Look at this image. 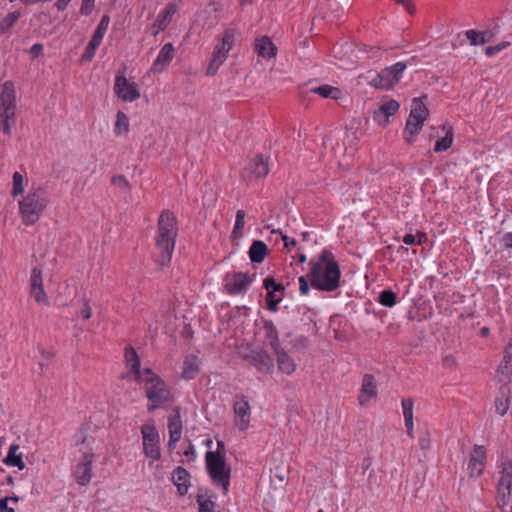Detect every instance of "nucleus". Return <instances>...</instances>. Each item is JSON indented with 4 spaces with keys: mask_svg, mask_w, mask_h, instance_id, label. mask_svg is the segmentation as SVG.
<instances>
[{
    "mask_svg": "<svg viewBox=\"0 0 512 512\" xmlns=\"http://www.w3.org/2000/svg\"><path fill=\"white\" fill-rule=\"evenodd\" d=\"M236 36L237 31L235 29L226 28L224 30L222 37L214 48L212 59L207 66L206 74L208 76H214L219 67L226 61L229 51L233 48Z\"/></svg>",
    "mask_w": 512,
    "mask_h": 512,
    "instance_id": "9",
    "label": "nucleus"
},
{
    "mask_svg": "<svg viewBox=\"0 0 512 512\" xmlns=\"http://www.w3.org/2000/svg\"><path fill=\"white\" fill-rule=\"evenodd\" d=\"M311 286L319 291L334 292L340 287L341 270L333 253L323 249L308 262Z\"/></svg>",
    "mask_w": 512,
    "mask_h": 512,
    "instance_id": "1",
    "label": "nucleus"
},
{
    "mask_svg": "<svg viewBox=\"0 0 512 512\" xmlns=\"http://www.w3.org/2000/svg\"><path fill=\"white\" fill-rule=\"evenodd\" d=\"M467 39H469L471 45L484 44L489 40V33L487 31L478 32L476 30H467L465 32Z\"/></svg>",
    "mask_w": 512,
    "mask_h": 512,
    "instance_id": "39",
    "label": "nucleus"
},
{
    "mask_svg": "<svg viewBox=\"0 0 512 512\" xmlns=\"http://www.w3.org/2000/svg\"><path fill=\"white\" fill-rule=\"evenodd\" d=\"M273 233H279L281 235V239L284 242V247L290 251L292 247L297 245V241L293 238L288 237L286 234H283L281 230H273Z\"/></svg>",
    "mask_w": 512,
    "mask_h": 512,
    "instance_id": "51",
    "label": "nucleus"
},
{
    "mask_svg": "<svg viewBox=\"0 0 512 512\" xmlns=\"http://www.w3.org/2000/svg\"><path fill=\"white\" fill-rule=\"evenodd\" d=\"M174 54L175 49L172 43H166L163 45L151 66V71L153 73L163 72L173 60Z\"/></svg>",
    "mask_w": 512,
    "mask_h": 512,
    "instance_id": "18",
    "label": "nucleus"
},
{
    "mask_svg": "<svg viewBox=\"0 0 512 512\" xmlns=\"http://www.w3.org/2000/svg\"><path fill=\"white\" fill-rule=\"evenodd\" d=\"M502 240H503L505 248L512 249V231L505 233L503 235Z\"/></svg>",
    "mask_w": 512,
    "mask_h": 512,
    "instance_id": "60",
    "label": "nucleus"
},
{
    "mask_svg": "<svg viewBox=\"0 0 512 512\" xmlns=\"http://www.w3.org/2000/svg\"><path fill=\"white\" fill-rule=\"evenodd\" d=\"M9 501H13L16 503L18 501V498L17 497H5V498L1 499L0 500V512H14V508L8 507Z\"/></svg>",
    "mask_w": 512,
    "mask_h": 512,
    "instance_id": "52",
    "label": "nucleus"
},
{
    "mask_svg": "<svg viewBox=\"0 0 512 512\" xmlns=\"http://www.w3.org/2000/svg\"><path fill=\"white\" fill-rule=\"evenodd\" d=\"M309 277L306 276H300L298 278V282H299V292L301 295H307L310 291V286H309Z\"/></svg>",
    "mask_w": 512,
    "mask_h": 512,
    "instance_id": "50",
    "label": "nucleus"
},
{
    "mask_svg": "<svg viewBox=\"0 0 512 512\" xmlns=\"http://www.w3.org/2000/svg\"><path fill=\"white\" fill-rule=\"evenodd\" d=\"M246 170L250 177L263 178L269 173L268 158L262 154L257 155L247 166Z\"/></svg>",
    "mask_w": 512,
    "mask_h": 512,
    "instance_id": "23",
    "label": "nucleus"
},
{
    "mask_svg": "<svg viewBox=\"0 0 512 512\" xmlns=\"http://www.w3.org/2000/svg\"><path fill=\"white\" fill-rule=\"evenodd\" d=\"M426 98V96H423L420 98L413 99L412 109L409 117L425 121L426 117L428 116V109L423 100H425Z\"/></svg>",
    "mask_w": 512,
    "mask_h": 512,
    "instance_id": "35",
    "label": "nucleus"
},
{
    "mask_svg": "<svg viewBox=\"0 0 512 512\" xmlns=\"http://www.w3.org/2000/svg\"><path fill=\"white\" fill-rule=\"evenodd\" d=\"M76 437V444L81 445L79 448L81 455L73 469V476L79 485L86 486L92 478L95 439L92 436H85L83 433H79Z\"/></svg>",
    "mask_w": 512,
    "mask_h": 512,
    "instance_id": "4",
    "label": "nucleus"
},
{
    "mask_svg": "<svg viewBox=\"0 0 512 512\" xmlns=\"http://www.w3.org/2000/svg\"><path fill=\"white\" fill-rule=\"evenodd\" d=\"M273 352L277 357V364L279 370L286 374H291L295 371L296 365L294 361L281 346L279 347V349L273 350Z\"/></svg>",
    "mask_w": 512,
    "mask_h": 512,
    "instance_id": "28",
    "label": "nucleus"
},
{
    "mask_svg": "<svg viewBox=\"0 0 512 512\" xmlns=\"http://www.w3.org/2000/svg\"><path fill=\"white\" fill-rule=\"evenodd\" d=\"M19 446L16 444H13L9 447L8 453L6 458L4 459V462L6 465L10 467H17L20 470L25 468V463L22 459V455L18 453Z\"/></svg>",
    "mask_w": 512,
    "mask_h": 512,
    "instance_id": "31",
    "label": "nucleus"
},
{
    "mask_svg": "<svg viewBox=\"0 0 512 512\" xmlns=\"http://www.w3.org/2000/svg\"><path fill=\"white\" fill-rule=\"evenodd\" d=\"M263 287L266 289L267 292H275L282 295L286 289V287L282 283H276L275 279L271 276H268L263 280Z\"/></svg>",
    "mask_w": 512,
    "mask_h": 512,
    "instance_id": "41",
    "label": "nucleus"
},
{
    "mask_svg": "<svg viewBox=\"0 0 512 512\" xmlns=\"http://www.w3.org/2000/svg\"><path fill=\"white\" fill-rule=\"evenodd\" d=\"M20 16L21 14L19 11H13L0 19V36L9 31V29L12 28L19 20Z\"/></svg>",
    "mask_w": 512,
    "mask_h": 512,
    "instance_id": "37",
    "label": "nucleus"
},
{
    "mask_svg": "<svg viewBox=\"0 0 512 512\" xmlns=\"http://www.w3.org/2000/svg\"><path fill=\"white\" fill-rule=\"evenodd\" d=\"M125 362L129 372L133 374V379L140 381L143 378L140 359L137 352L131 346L125 348Z\"/></svg>",
    "mask_w": 512,
    "mask_h": 512,
    "instance_id": "21",
    "label": "nucleus"
},
{
    "mask_svg": "<svg viewBox=\"0 0 512 512\" xmlns=\"http://www.w3.org/2000/svg\"><path fill=\"white\" fill-rule=\"evenodd\" d=\"M396 3L402 5L407 12L412 14L414 12V5L410 2V0H394Z\"/></svg>",
    "mask_w": 512,
    "mask_h": 512,
    "instance_id": "59",
    "label": "nucleus"
},
{
    "mask_svg": "<svg viewBox=\"0 0 512 512\" xmlns=\"http://www.w3.org/2000/svg\"><path fill=\"white\" fill-rule=\"evenodd\" d=\"M284 295L279 293H271L267 292L265 301H275V302H281L283 300Z\"/></svg>",
    "mask_w": 512,
    "mask_h": 512,
    "instance_id": "57",
    "label": "nucleus"
},
{
    "mask_svg": "<svg viewBox=\"0 0 512 512\" xmlns=\"http://www.w3.org/2000/svg\"><path fill=\"white\" fill-rule=\"evenodd\" d=\"M245 211L238 210L235 216V223L232 230V236H242V229L245 225Z\"/></svg>",
    "mask_w": 512,
    "mask_h": 512,
    "instance_id": "44",
    "label": "nucleus"
},
{
    "mask_svg": "<svg viewBox=\"0 0 512 512\" xmlns=\"http://www.w3.org/2000/svg\"><path fill=\"white\" fill-rule=\"evenodd\" d=\"M104 36H105L104 32H101L100 30L95 29L90 42L100 46Z\"/></svg>",
    "mask_w": 512,
    "mask_h": 512,
    "instance_id": "55",
    "label": "nucleus"
},
{
    "mask_svg": "<svg viewBox=\"0 0 512 512\" xmlns=\"http://www.w3.org/2000/svg\"><path fill=\"white\" fill-rule=\"evenodd\" d=\"M486 466V451L481 445H474L470 455L467 472L471 478H477L482 475Z\"/></svg>",
    "mask_w": 512,
    "mask_h": 512,
    "instance_id": "15",
    "label": "nucleus"
},
{
    "mask_svg": "<svg viewBox=\"0 0 512 512\" xmlns=\"http://www.w3.org/2000/svg\"><path fill=\"white\" fill-rule=\"evenodd\" d=\"M95 7V0H82L80 13L84 16H88L92 13Z\"/></svg>",
    "mask_w": 512,
    "mask_h": 512,
    "instance_id": "49",
    "label": "nucleus"
},
{
    "mask_svg": "<svg viewBox=\"0 0 512 512\" xmlns=\"http://www.w3.org/2000/svg\"><path fill=\"white\" fill-rule=\"evenodd\" d=\"M48 203L46 191L39 188L33 192H29L22 201L19 202V210L25 225H33L36 223L44 208Z\"/></svg>",
    "mask_w": 512,
    "mask_h": 512,
    "instance_id": "8",
    "label": "nucleus"
},
{
    "mask_svg": "<svg viewBox=\"0 0 512 512\" xmlns=\"http://www.w3.org/2000/svg\"><path fill=\"white\" fill-rule=\"evenodd\" d=\"M456 364L455 358L451 355L444 357L443 365L445 367L451 368Z\"/></svg>",
    "mask_w": 512,
    "mask_h": 512,
    "instance_id": "63",
    "label": "nucleus"
},
{
    "mask_svg": "<svg viewBox=\"0 0 512 512\" xmlns=\"http://www.w3.org/2000/svg\"><path fill=\"white\" fill-rule=\"evenodd\" d=\"M251 284L252 278L245 272L228 273L224 278V289L229 295L244 294Z\"/></svg>",
    "mask_w": 512,
    "mask_h": 512,
    "instance_id": "13",
    "label": "nucleus"
},
{
    "mask_svg": "<svg viewBox=\"0 0 512 512\" xmlns=\"http://www.w3.org/2000/svg\"><path fill=\"white\" fill-rule=\"evenodd\" d=\"M509 45H510L509 42L503 41L497 45L488 46L485 48V54L487 57H492V56L496 55L497 53H499L500 51L507 48Z\"/></svg>",
    "mask_w": 512,
    "mask_h": 512,
    "instance_id": "47",
    "label": "nucleus"
},
{
    "mask_svg": "<svg viewBox=\"0 0 512 512\" xmlns=\"http://www.w3.org/2000/svg\"><path fill=\"white\" fill-rule=\"evenodd\" d=\"M261 323H262L261 329L264 333V338H265L267 345L272 350L279 349V347L281 346V343L279 340L278 330H277L275 324L273 323V321L268 320V319H262Z\"/></svg>",
    "mask_w": 512,
    "mask_h": 512,
    "instance_id": "22",
    "label": "nucleus"
},
{
    "mask_svg": "<svg viewBox=\"0 0 512 512\" xmlns=\"http://www.w3.org/2000/svg\"><path fill=\"white\" fill-rule=\"evenodd\" d=\"M112 183L118 186L128 187L129 183L127 179L122 175H116L112 178Z\"/></svg>",
    "mask_w": 512,
    "mask_h": 512,
    "instance_id": "56",
    "label": "nucleus"
},
{
    "mask_svg": "<svg viewBox=\"0 0 512 512\" xmlns=\"http://www.w3.org/2000/svg\"><path fill=\"white\" fill-rule=\"evenodd\" d=\"M114 93L124 102H134L140 98V91L135 82H130L124 75H116Z\"/></svg>",
    "mask_w": 512,
    "mask_h": 512,
    "instance_id": "14",
    "label": "nucleus"
},
{
    "mask_svg": "<svg viewBox=\"0 0 512 512\" xmlns=\"http://www.w3.org/2000/svg\"><path fill=\"white\" fill-rule=\"evenodd\" d=\"M182 420L180 415V409L175 408L173 412L168 416V430H169V447L175 445L181 438L182 435Z\"/></svg>",
    "mask_w": 512,
    "mask_h": 512,
    "instance_id": "20",
    "label": "nucleus"
},
{
    "mask_svg": "<svg viewBox=\"0 0 512 512\" xmlns=\"http://www.w3.org/2000/svg\"><path fill=\"white\" fill-rule=\"evenodd\" d=\"M17 109L16 91L13 82L6 81L0 93V131L10 135L15 125Z\"/></svg>",
    "mask_w": 512,
    "mask_h": 512,
    "instance_id": "7",
    "label": "nucleus"
},
{
    "mask_svg": "<svg viewBox=\"0 0 512 512\" xmlns=\"http://www.w3.org/2000/svg\"><path fill=\"white\" fill-rule=\"evenodd\" d=\"M70 2L71 0H57L55 3V7L58 11H64Z\"/></svg>",
    "mask_w": 512,
    "mask_h": 512,
    "instance_id": "62",
    "label": "nucleus"
},
{
    "mask_svg": "<svg viewBox=\"0 0 512 512\" xmlns=\"http://www.w3.org/2000/svg\"><path fill=\"white\" fill-rule=\"evenodd\" d=\"M13 189H12V195L18 196L24 192V177L20 172H14L13 178Z\"/></svg>",
    "mask_w": 512,
    "mask_h": 512,
    "instance_id": "45",
    "label": "nucleus"
},
{
    "mask_svg": "<svg viewBox=\"0 0 512 512\" xmlns=\"http://www.w3.org/2000/svg\"><path fill=\"white\" fill-rule=\"evenodd\" d=\"M415 236L417 245H423L427 242V235L425 233L419 232Z\"/></svg>",
    "mask_w": 512,
    "mask_h": 512,
    "instance_id": "64",
    "label": "nucleus"
},
{
    "mask_svg": "<svg viewBox=\"0 0 512 512\" xmlns=\"http://www.w3.org/2000/svg\"><path fill=\"white\" fill-rule=\"evenodd\" d=\"M453 143V130L452 128H449L445 135L441 138H439L434 146V151L436 153L447 151Z\"/></svg>",
    "mask_w": 512,
    "mask_h": 512,
    "instance_id": "38",
    "label": "nucleus"
},
{
    "mask_svg": "<svg viewBox=\"0 0 512 512\" xmlns=\"http://www.w3.org/2000/svg\"><path fill=\"white\" fill-rule=\"evenodd\" d=\"M254 366L261 372H269L273 366L271 359L265 354H258L254 358Z\"/></svg>",
    "mask_w": 512,
    "mask_h": 512,
    "instance_id": "42",
    "label": "nucleus"
},
{
    "mask_svg": "<svg viewBox=\"0 0 512 512\" xmlns=\"http://www.w3.org/2000/svg\"><path fill=\"white\" fill-rule=\"evenodd\" d=\"M402 241L406 244V245H415L416 244V236L413 235V234H405L402 238Z\"/></svg>",
    "mask_w": 512,
    "mask_h": 512,
    "instance_id": "61",
    "label": "nucleus"
},
{
    "mask_svg": "<svg viewBox=\"0 0 512 512\" xmlns=\"http://www.w3.org/2000/svg\"><path fill=\"white\" fill-rule=\"evenodd\" d=\"M251 405L248 397L237 395L233 404L234 426L240 431H246L251 421Z\"/></svg>",
    "mask_w": 512,
    "mask_h": 512,
    "instance_id": "12",
    "label": "nucleus"
},
{
    "mask_svg": "<svg viewBox=\"0 0 512 512\" xmlns=\"http://www.w3.org/2000/svg\"><path fill=\"white\" fill-rule=\"evenodd\" d=\"M409 62L399 61L379 72L368 71L364 78L368 85L381 90H392L402 79Z\"/></svg>",
    "mask_w": 512,
    "mask_h": 512,
    "instance_id": "5",
    "label": "nucleus"
},
{
    "mask_svg": "<svg viewBox=\"0 0 512 512\" xmlns=\"http://www.w3.org/2000/svg\"><path fill=\"white\" fill-rule=\"evenodd\" d=\"M206 469L215 486L222 488L227 495L230 485L231 468L227 466L224 453L207 451L205 455Z\"/></svg>",
    "mask_w": 512,
    "mask_h": 512,
    "instance_id": "6",
    "label": "nucleus"
},
{
    "mask_svg": "<svg viewBox=\"0 0 512 512\" xmlns=\"http://www.w3.org/2000/svg\"><path fill=\"white\" fill-rule=\"evenodd\" d=\"M145 396L147 398V410L153 412L156 409L166 407L173 403L174 396L171 387L150 368H145L141 379Z\"/></svg>",
    "mask_w": 512,
    "mask_h": 512,
    "instance_id": "3",
    "label": "nucleus"
},
{
    "mask_svg": "<svg viewBox=\"0 0 512 512\" xmlns=\"http://www.w3.org/2000/svg\"><path fill=\"white\" fill-rule=\"evenodd\" d=\"M143 452L152 461L161 457L159 433L154 424H144L141 427Z\"/></svg>",
    "mask_w": 512,
    "mask_h": 512,
    "instance_id": "11",
    "label": "nucleus"
},
{
    "mask_svg": "<svg viewBox=\"0 0 512 512\" xmlns=\"http://www.w3.org/2000/svg\"><path fill=\"white\" fill-rule=\"evenodd\" d=\"M311 92L320 95L323 98L337 100L341 97L342 91L334 86L324 84L311 88Z\"/></svg>",
    "mask_w": 512,
    "mask_h": 512,
    "instance_id": "34",
    "label": "nucleus"
},
{
    "mask_svg": "<svg viewBox=\"0 0 512 512\" xmlns=\"http://www.w3.org/2000/svg\"><path fill=\"white\" fill-rule=\"evenodd\" d=\"M510 388L504 384L500 387V395L495 400V411L497 414L504 416L509 409Z\"/></svg>",
    "mask_w": 512,
    "mask_h": 512,
    "instance_id": "30",
    "label": "nucleus"
},
{
    "mask_svg": "<svg viewBox=\"0 0 512 512\" xmlns=\"http://www.w3.org/2000/svg\"><path fill=\"white\" fill-rule=\"evenodd\" d=\"M402 410H403V417H404V423L410 424L413 423V407L414 403L411 398H404L402 399Z\"/></svg>",
    "mask_w": 512,
    "mask_h": 512,
    "instance_id": "43",
    "label": "nucleus"
},
{
    "mask_svg": "<svg viewBox=\"0 0 512 512\" xmlns=\"http://www.w3.org/2000/svg\"><path fill=\"white\" fill-rule=\"evenodd\" d=\"M378 302L385 307H393L397 303V295L391 289H384L378 295Z\"/></svg>",
    "mask_w": 512,
    "mask_h": 512,
    "instance_id": "40",
    "label": "nucleus"
},
{
    "mask_svg": "<svg viewBox=\"0 0 512 512\" xmlns=\"http://www.w3.org/2000/svg\"><path fill=\"white\" fill-rule=\"evenodd\" d=\"M268 253L267 245L261 240H255L252 242L248 255L253 263H262Z\"/></svg>",
    "mask_w": 512,
    "mask_h": 512,
    "instance_id": "29",
    "label": "nucleus"
},
{
    "mask_svg": "<svg viewBox=\"0 0 512 512\" xmlns=\"http://www.w3.org/2000/svg\"><path fill=\"white\" fill-rule=\"evenodd\" d=\"M197 503L199 505V512H214L215 502H213L210 498H205L203 495H198Z\"/></svg>",
    "mask_w": 512,
    "mask_h": 512,
    "instance_id": "46",
    "label": "nucleus"
},
{
    "mask_svg": "<svg viewBox=\"0 0 512 512\" xmlns=\"http://www.w3.org/2000/svg\"><path fill=\"white\" fill-rule=\"evenodd\" d=\"M130 123L128 116L122 112L118 111L116 114V121L114 124V133L116 136L126 135L129 133Z\"/></svg>",
    "mask_w": 512,
    "mask_h": 512,
    "instance_id": "36",
    "label": "nucleus"
},
{
    "mask_svg": "<svg viewBox=\"0 0 512 512\" xmlns=\"http://www.w3.org/2000/svg\"><path fill=\"white\" fill-rule=\"evenodd\" d=\"M109 23H110L109 15H103L99 24L97 25L96 29L100 30L101 32L106 33Z\"/></svg>",
    "mask_w": 512,
    "mask_h": 512,
    "instance_id": "53",
    "label": "nucleus"
},
{
    "mask_svg": "<svg viewBox=\"0 0 512 512\" xmlns=\"http://www.w3.org/2000/svg\"><path fill=\"white\" fill-rule=\"evenodd\" d=\"M418 443L420 448L423 450H427L430 448V439L427 435L420 436Z\"/></svg>",
    "mask_w": 512,
    "mask_h": 512,
    "instance_id": "58",
    "label": "nucleus"
},
{
    "mask_svg": "<svg viewBox=\"0 0 512 512\" xmlns=\"http://www.w3.org/2000/svg\"><path fill=\"white\" fill-rule=\"evenodd\" d=\"M98 47H99L98 45L89 41V43L86 46L85 51L82 55V59L85 61H91L94 58Z\"/></svg>",
    "mask_w": 512,
    "mask_h": 512,
    "instance_id": "48",
    "label": "nucleus"
},
{
    "mask_svg": "<svg viewBox=\"0 0 512 512\" xmlns=\"http://www.w3.org/2000/svg\"><path fill=\"white\" fill-rule=\"evenodd\" d=\"M497 482V505L502 510L509 505L512 487V461L503 460Z\"/></svg>",
    "mask_w": 512,
    "mask_h": 512,
    "instance_id": "10",
    "label": "nucleus"
},
{
    "mask_svg": "<svg viewBox=\"0 0 512 512\" xmlns=\"http://www.w3.org/2000/svg\"><path fill=\"white\" fill-rule=\"evenodd\" d=\"M178 235L177 218L170 210H163L158 218L157 232L154 238L159 254L158 263L167 266L172 259Z\"/></svg>",
    "mask_w": 512,
    "mask_h": 512,
    "instance_id": "2",
    "label": "nucleus"
},
{
    "mask_svg": "<svg viewBox=\"0 0 512 512\" xmlns=\"http://www.w3.org/2000/svg\"><path fill=\"white\" fill-rule=\"evenodd\" d=\"M400 104L394 99L384 101L377 110L374 111L373 119L379 125H386L389 122V117L396 114L399 110Z\"/></svg>",
    "mask_w": 512,
    "mask_h": 512,
    "instance_id": "19",
    "label": "nucleus"
},
{
    "mask_svg": "<svg viewBox=\"0 0 512 512\" xmlns=\"http://www.w3.org/2000/svg\"><path fill=\"white\" fill-rule=\"evenodd\" d=\"M377 395V387L375 383V379L370 374H365L362 380V386L360 390V403H364L367 399L376 397Z\"/></svg>",
    "mask_w": 512,
    "mask_h": 512,
    "instance_id": "27",
    "label": "nucleus"
},
{
    "mask_svg": "<svg viewBox=\"0 0 512 512\" xmlns=\"http://www.w3.org/2000/svg\"><path fill=\"white\" fill-rule=\"evenodd\" d=\"M254 51L258 56L269 60L276 56L277 48L269 37L263 36L256 40Z\"/></svg>",
    "mask_w": 512,
    "mask_h": 512,
    "instance_id": "24",
    "label": "nucleus"
},
{
    "mask_svg": "<svg viewBox=\"0 0 512 512\" xmlns=\"http://www.w3.org/2000/svg\"><path fill=\"white\" fill-rule=\"evenodd\" d=\"M189 478L190 475L185 468L178 466L174 469L172 473V481L174 485L177 487L179 495L184 496L185 494H187L190 486Z\"/></svg>",
    "mask_w": 512,
    "mask_h": 512,
    "instance_id": "26",
    "label": "nucleus"
},
{
    "mask_svg": "<svg viewBox=\"0 0 512 512\" xmlns=\"http://www.w3.org/2000/svg\"><path fill=\"white\" fill-rule=\"evenodd\" d=\"M498 372L501 373L506 378L512 376V339L505 348L504 358L501 364L499 365Z\"/></svg>",
    "mask_w": 512,
    "mask_h": 512,
    "instance_id": "33",
    "label": "nucleus"
},
{
    "mask_svg": "<svg viewBox=\"0 0 512 512\" xmlns=\"http://www.w3.org/2000/svg\"><path fill=\"white\" fill-rule=\"evenodd\" d=\"M30 294L38 304L48 305V297L43 287L42 269L33 267L30 275Z\"/></svg>",
    "mask_w": 512,
    "mask_h": 512,
    "instance_id": "16",
    "label": "nucleus"
},
{
    "mask_svg": "<svg viewBox=\"0 0 512 512\" xmlns=\"http://www.w3.org/2000/svg\"><path fill=\"white\" fill-rule=\"evenodd\" d=\"M80 315L83 319H89L92 316V309L88 301H84L83 306L80 310Z\"/></svg>",
    "mask_w": 512,
    "mask_h": 512,
    "instance_id": "54",
    "label": "nucleus"
},
{
    "mask_svg": "<svg viewBox=\"0 0 512 512\" xmlns=\"http://www.w3.org/2000/svg\"><path fill=\"white\" fill-rule=\"evenodd\" d=\"M178 11V5L176 2H169L163 10L158 14L153 28L156 30L153 32V35L156 36L160 32L164 31L167 26L171 23L173 16Z\"/></svg>",
    "mask_w": 512,
    "mask_h": 512,
    "instance_id": "17",
    "label": "nucleus"
},
{
    "mask_svg": "<svg viewBox=\"0 0 512 512\" xmlns=\"http://www.w3.org/2000/svg\"><path fill=\"white\" fill-rule=\"evenodd\" d=\"M200 359L193 354L187 355L183 362L181 377L186 380L194 379L200 372Z\"/></svg>",
    "mask_w": 512,
    "mask_h": 512,
    "instance_id": "25",
    "label": "nucleus"
},
{
    "mask_svg": "<svg viewBox=\"0 0 512 512\" xmlns=\"http://www.w3.org/2000/svg\"><path fill=\"white\" fill-rule=\"evenodd\" d=\"M423 123L424 120L408 117L404 129V137L408 143H412L414 141V136L422 129Z\"/></svg>",
    "mask_w": 512,
    "mask_h": 512,
    "instance_id": "32",
    "label": "nucleus"
}]
</instances>
